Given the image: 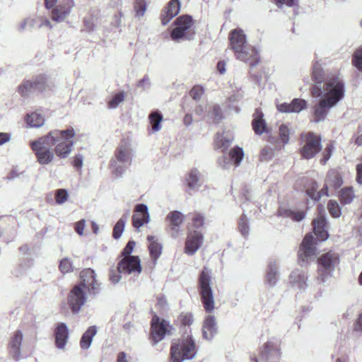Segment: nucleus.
<instances>
[{"label": "nucleus", "instance_id": "nucleus-61", "mask_svg": "<svg viewBox=\"0 0 362 362\" xmlns=\"http://www.w3.org/2000/svg\"><path fill=\"white\" fill-rule=\"evenodd\" d=\"M83 163V156L82 154L78 153L73 158V165L76 169H81Z\"/></svg>", "mask_w": 362, "mask_h": 362}, {"label": "nucleus", "instance_id": "nucleus-58", "mask_svg": "<svg viewBox=\"0 0 362 362\" xmlns=\"http://www.w3.org/2000/svg\"><path fill=\"white\" fill-rule=\"evenodd\" d=\"M204 93V90L200 86H195L192 88L190 90L189 94L190 96L195 100H198L201 98L202 94Z\"/></svg>", "mask_w": 362, "mask_h": 362}, {"label": "nucleus", "instance_id": "nucleus-11", "mask_svg": "<svg viewBox=\"0 0 362 362\" xmlns=\"http://www.w3.org/2000/svg\"><path fill=\"white\" fill-rule=\"evenodd\" d=\"M52 132H59L56 141H54V152L57 156L61 158H67L71 153L74 141L72 139L75 136V131L73 128H69L66 130H53Z\"/></svg>", "mask_w": 362, "mask_h": 362}, {"label": "nucleus", "instance_id": "nucleus-15", "mask_svg": "<svg viewBox=\"0 0 362 362\" xmlns=\"http://www.w3.org/2000/svg\"><path fill=\"white\" fill-rule=\"evenodd\" d=\"M119 273L139 275L141 272L140 259L138 256L123 257L117 264Z\"/></svg>", "mask_w": 362, "mask_h": 362}, {"label": "nucleus", "instance_id": "nucleus-10", "mask_svg": "<svg viewBox=\"0 0 362 362\" xmlns=\"http://www.w3.org/2000/svg\"><path fill=\"white\" fill-rule=\"evenodd\" d=\"M339 261L338 254L332 251H329L320 256L317 259V280L322 283L325 282L332 275Z\"/></svg>", "mask_w": 362, "mask_h": 362}, {"label": "nucleus", "instance_id": "nucleus-44", "mask_svg": "<svg viewBox=\"0 0 362 362\" xmlns=\"http://www.w3.org/2000/svg\"><path fill=\"white\" fill-rule=\"evenodd\" d=\"M124 93L123 91H120L115 94L111 100L108 102L107 106L110 109H115L118 107V105L122 103L124 100Z\"/></svg>", "mask_w": 362, "mask_h": 362}, {"label": "nucleus", "instance_id": "nucleus-1", "mask_svg": "<svg viewBox=\"0 0 362 362\" xmlns=\"http://www.w3.org/2000/svg\"><path fill=\"white\" fill-rule=\"evenodd\" d=\"M95 277V273L91 269H86L81 272V283L74 286L68 297V303L73 313H78L85 304L86 291L93 295L98 293L100 284Z\"/></svg>", "mask_w": 362, "mask_h": 362}, {"label": "nucleus", "instance_id": "nucleus-32", "mask_svg": "<svg viewBox=\"0 0 362 362\" xmlns=\"http://www.w3.org/2000/svg\"><path fill=\"white\" fill-rule=\"evenodd\" d=\"M98 332L97 327L95 325L89 327L83 334L80 340V346L83 350L88 349L92 344L93 337Z\"/></svg>", "mask_w": 362, "mask_h": 362}, {"label": "nucleus", "instance_id": "nucleus-56", "mask_svg": "<svg viewBox=\"0 0 362 362\" xmlns=\"http://www.w3.org/2000/svg\"><path fill=\"white\" fill-rule=\"evenodd\" d=\"M204 222V216L200 214H194L192 218V226L195 228H199L203 226Z\"/></svg>", "mask_w": 362, "mask_h": 362}, {"label": "nucleus", "instance_id": "nucleus-2", "mask_svg": "<svg viewBox=\"0 0 362 362\" xmlns=\"http://www.w3.org/2000/svg\"><path fill=\"white\" fill-rule=\"evenodd\" d=\"M230 47L237 59L254 67L259 62L257 49L247 43V37L240 28L233 29L229 34Z\"/></svg>", "mask_w": 362, "mask_h": 362}, {"label": "nucleus", "instance_id": "nucleus-30", "mask_svg": "<svg viewBox=\"0 0 362 362\" xmlns=\"http://www.w3.org/2000/svg\"><path fill=\"white\" fill-rule=\"evenodd\" d=\"M180 10V3L179 0H171L165 8L161 16L162 23L167 25L175 16H176Z\"/></svg>", "mask_w": 362, "mask_h": 362}, {"label": "nucleus", "instance_id": "nucleus-46", "mask_svg": "<svg viewBox=\"0 0 362 362\" xmlns=\"http://www.w3.org/2000/svg\"><path fill=\"white\" fill-rule=\"evenodd\" d=\"M238 228H239L240 232L244 237H246L249 235V232H250L249 222L244 214L240 216V218L239 219Z\"/></svg>", "mask_w": 362, "mask_h": 362}, {"label": "nucleus", "instance_id": "nucleus-29", "mask_svg": "<svg viewBox=\"0 0 362 362\" xmlns=\"http://www.w3.org/2000/svg\"><path fill=\"white\" fill-rule=\"evenodd\" d=\"M320 214H321L320 211ZM313 224L314 233L317 237L318 240L321 241L326 240L329 237V234L327 229V226L325 217L322 214H320L313 221Z\"/></svg>", "mask_w": 362, "mask_h": 362}, {"label": "nucleus", "instance_id": "nucleus-40", "mask_svg": "<svg viewBox=\"0 0 362 362\" xmlns=\"http://www.w3.org/2000/svg\"><path fill=\"white\" fill-rule=\"evenodd\" d=\"M232 139L226 138L222 134L218 133L216 136L215 139V144L217 148L221 149V151L224 153L232 144Z\"/></svg>", "mask_w": 362, "mask_h": 362}, {"label": "nucleus", "instance_id": "nucleus-59", "mask_svg": "<svg viewBox=\"0 0 362 362\" xmlns=\"http://www.w3.org/2000/svg\"><path fill=\"white\" fill-rule=\"evenodd\" d=\"M333 148L334 147L332 144H329L326 147L323 153L322 158L320 160V163L322 164L325 165L327 163V161L330 158Z\"/></svg>", "mask_w": 362, "mask_h": 362}, {"label": "nucleus", "instance_id": "nucleus-16", "mask_svg": "<svg viewBox=\"0 0 362 362\" xmlns=\"http://www.w3.org/2000/svg\"><path fill=\"white\" fill-rule=\"evenodd\" d=\"M316 255V247L315 246L314 238L311 234H307L299 249L298 257L301 265L305 261L314 258Z\"/></svg>", "mask_w": 362, "mask_h": 362}, {"label": "nucleus", "instance_id": "nucleus-8", "mask_svg": "<svg viewBox=\"0 0 362 362\" xmlns=\"http://www.w3.org/2000/svg\"><path fill=\"white\" fill-rule=\"evenodd\" d=\"M343 183L342 177L338 170L335 169L330 170L327 173L325 180V187L319 192H316L318 186L314 182L312 187L307 189V195L314 202L320 200L322 196H328V188L332 187L334 189L339 188Z\"/></svg>", "mask_w": 362, "mask_h": 362}, {"label": "nucleus", "instance_id": "nucleus-55", "mask_svg": "<svg viewBox=\"0 0 362 362\" xmlns=\"http://www.w3.org/2000/svg\"><path fill=\"white\" fill-rule=\"evenodd\" d=\"M67 197H68V193H67L66 190H65L64 189H60L57 190L55 199H56V202L57 204H63L64 202H65L66 201Z\"/></svg>", "mask_w": 362, "mask_h": 362}, {"label": "nucleus", "instance_id": "nucleus-36", "mask_svg": "<svg viewBox=\"0 0 362 362\" xmlns=\"http://www.w3.org/2000/svg\"><path fill=\"white\" fill-rule=\"evenodd\" d=\"M279 216L290 218L294 221H301L305 217V214L301 211H293L284 207H280L278 210Z\"/></svg>", "mask_w": 362, "mask_h": 362}, {"label": "nucleus", "instance_id": "nucleus-31", "mask_svg": "<svg viewBox=\"0 0 362 362\" xmlns=\"http://www.w3.org/2000/svg\"><path fill=\"white\" fill-rule=\"evenodd\" d=\"M279 272L276 262L270 261L265 275L264 284L269 288L274 287L279 281Z\"/></svg>", "mask_w": 362, "mask_h": 362}, {"label": "nucleus", "instance_id": "nucleus-52", "mask_svg": "<svg viewBox=\"0 0 362 362\" xmlns=\"http://www.w3.org/2000/svg\"><path fill=\"white\" fill-rule=\"evenodd\" d=\"M279 137L284 144H286L289 141L290 130L285 124H281L279 127Z\"/></svg>", "mask_w": 362, "mask_h": 362}, {"label": "nucleus", "instance_id": "nucleus-43", "mask_svg": "<svg viewBox=\"0 0 362 362\" xmlns=\"http://www.w3.org/2000/svg\"><path fill=\"white\" fill-rule=\"evenodd\" d=\"M200 173L197 169H192L189 173L187 182L189 187L194 189L199 186Z\"/></svg>", "mask_w": 362, "mask_h": 362}, {"label": "nucleus", "instance_id": "nucleus-13", "mask_svg": "<svg viewBox=\"0 0 362 362\" xmlns=\"http://www.w3.org/2000/svg\"><path fill=\"white\" fill-rule=\"evenodd\" d=\"M259 362H279L281 356L279 341L269 340L259 349Z\"/></svg>", "mask_w": 362, "mask_h": 362}, {"label": "nucleus", "instance_id": "nucleus-27", "mask_svg": "<svg viewBox=\"0 0 362 362\" xmlns=\"http://www.w3.org/2000/svg\"><path fill=\"white\" fill-rule=\"evenodd\" d=\"M307 102L303 99L295 98L291 103H284L277 105V110L281 112L286 113H298L301 110L305 109Z\"/></svg>", "mask_w": 362, "mask_h": 362}, {"label": "nucleus", "instance_id": "nucleus-19", "mask_svg": "<svg viewBox=\"0 0 362 362\" xmlns=\"http://www.w3.org/2000/svg\"><path fill=\"white\" fill-rule=\"evenodd\" d=\"M335 105L324 98L320 99L313 105V122L318 123L324 121L330 110Z\"/></svg>", "mask_w": 362, "mask_h": 362}, {"label": "nucleus", "instance_id": "nucleus-33", "mask_svg": "<svg viewBox=\"0 0 362 362\" xmlns=\"http://www.w3.org/2000/svg\"><path fill=\"white\" fill-rule=\"evenodd\" d=\"M254 118L252 122V128L256 134H262L266 129V122L263 119V114L259 110H256L253 115Z\"/></svg>", "mask_w": 362, "mask_h": 362}, {"label": "nucleus", "instance_id": "nucleus-53", "mask_svg": "<svg viewBox=\"0 0 362 362\" xmlns=\"http://www.w3.org/2000/svg\"><path fill=\"white\" fill-rule=\"evenodd\" d=\"M209 117H211L214 122H218L223 117L221 109L218 105H214L212 111L209 113Z\"/></svg>", "mask_w": 362, "mask_h": 362}, {"label": "nucleus", "instance_id": "nucleus-51", "mask_svg": "<svg viewBox=\"0 0 362 362\" xmlns=\"http://www.w3.org/2000/svg\"><path fill=\"white\" fill-rule=\"evenodd\" d=\"M59 269L63 274L73 272L74 266L71 261L69 258H64L59 264Z\"/></svg>", "mask_w": 362, "mask_h": 362}, {"label": "nucleus", "instance_id": "nucleus-50", "mask_svg": "<svg viewBox=\"0 0 362 362\" xmlns=\"http://www.w3.org/2000/svg\"><path fill=\"white\" fill-rule=\"evenodd\" d=\"M328 210L330 214L334 218H339L341 214V208L339 204L334 201H329L327 205Z\"/></svg>", "mask_w": 362, "mask_h": 362}, {"label": "nucleus", "instance_id": "nucleus-20", "mask_svg": "<svg viewBox=\"0 0 362 362\" xmlns=\"http://www.w3.org/2000/svg\"><path fill=\"white\" fill-rule=\"evenodd\" d=\"M150 221L148 208L145 204H138L135 206L132 216V224L137 230Z\"/></svg>", "mask_w": 362, "mask_h": 362}, {"label": "nucleus", "instance_id": "nucleus-38", "mask_svg": "<svg viewBox=\"0 0 362 362\" xmlns=\"http://www.w3.org/2000/svg\"><path fill=\"white\" fill-rule=\"evenodd\" d=\"M30 28H47L49 29H52V25L47 17L44 16H37L31 18Z\"/></svg>", "mask_w": 362, "mask_h": 362}, {"label": "nucleus", "instance_id": "nucleus-42", "mask_svg": "<svg viewBox=\"0 0 362 362\" xmlns=\"http://www.w3.org/2000/svg\"><path fill=\"white\" fill-rule=\"evenodd\" d=\"M18 92L22 96H28L30 93H35L32 79L24 81L18 87Z\"/></svg>", "mask_w": 362, "mask_h": 362}, {"label": "nucleus", "instance_id": "nucleus-37", "mask_svg": "<svg viewBox=\"0 0 362 362\" xmlns=\"http://www.w3.org/2000/svg\"><path fill=\"white\" fill-rule=\"evenodd\" d=\"M25 121L30 127L38 128L44 124L45 118L40 112L35 111L28 114Z\"/></svg>", "mask_w": 362, "mask_h": 362}, {"label": "nucleus", "instance_id": "nucleus-62", "mask_svg": "<svg viewBox=\"0 0 362 362\" xmlns=\"http://www.w3.org/2000/svg\"><path fill=\"white\" fill-rule=\"evenodd\" d=\"M276 1L279 7H281L283 4L292 7L297 5L298 0H276Z\"/></svg>", "mask_w": 362, "mask_h": 362}, {"label": "nucleus", "instance_id": "nucleus-28", "mask_svg": "<svg viewBox=\"0 0 362 362\" xmlns=\"http://www.w3.org/2000/svg\"><path fill=\"white\" fill-rule=\"evenodd\" d=\"M35 92L43 93L51 90L54 86L51 78L46 74H39L32 78Z\"/></svg>", "mask_w": 362, "mask_h": 362}, {"label": "nucleus", "instance_id": "nucleus-17", "mask_svg": "<svg viewBox=\"0 0 362 362\" xmlns=\"http://www.w3.org/2000/svg\"><path fill=\"white\" fill-rule=\"evenodd\" d=\"M169 327V323L166 320H160L156 315L153 317L151 320V338L154 344L163 339L165 334L170 331Z\"/></svg>", "mask_w": 362, "mask_h": 362}, {"label": "nucleus", "instance_id": "nucleus-21", "mask_svg": "<svg viewBox=\"0 0 362 362\" xmlns=\"http://www.w3.org/2000/svg\"><path fill=\"white\" fill-rule=\"evenodd\" d=\"M23 340V332L21 330H16L11 337L8 344L9 354L17 361L21 358Z\"/></svg>", "mask_w": 362, "mask_h": 362}, {"label": "nucleus", "instance_id": "nucleus-9", "mask_svg": "<svg viewBox=\"0 0 362 362\" xmlns=\"http://www.w3.org/2000/svg\"><path fill=\"white\" fill-rule=\"evenodd\" d=\"M45 6L47 9L52 8V21L60 23L68 18L75 6V3L74 0H45Z\"/></svg>", "mask_w": 362, "mask_h": 362}, {"label": "nucleus", "instance_id": "nucleus-34", "mask_svg": "<svg viewBox=\"0 0 362 362\" xmlns=\"http://www.w3.org/2000/svg\"><path fill=\"white\" fill-rule=\"evenodd\" d=\"M147 240L150 243L148 250L151 257L156 262L161 254L162 245L158 242V238L153 235H148Z\"/></svg>", "mask_w": 362, "mask_h": 362}, {"label": "nucleus", "instance_id": "nucleus-22", "mask_svg": "<svg viewBox=\"0 0 362 362\" xmlns=\"http://www.w3.org/2000/svg\"><path fill=\"white\" fill-rule=\"evenodd\" d=\"M203 241L202 234L197 231L194 230L188 234L185 251L189 255H194L202 246Z\"/></svg>", "mask_w": 362, "mask_h": 362}, {"label": "nucleus", "instance_id": "nucleus-24", "mask_svg": "<svg viewBox=\"0 0 362 362\" xmlns=\"http://www.w3.org/2000/svg\"><path fill=\"white\" fill-rule=\"evenodd\" d=\"M244 152L242 148L236 146L228 153L223 154L222 158L218 160L219 164L224 168L228 167L229 164L233 161L236 165H238L243 160Z\"/></svg>", "mask_w": 362, "mask_h": 362}, {"label": "nucleus", "instance_id": "nucleus-35", "mask_svg": "<svg viewBox=\"0 0 362 362\" xmlns=\"http://www.w3.org/2000/svg\"><path fill=\"white\" fill-rule=\"evenodd\" d=\"M329 74L325 75L322 65L316 62L313 66L312 78L315 82V85L322 86L325 83L326 77Z\"/></svg>", "mask_w": 362, "mask_h": 362}, {"label": "nucleus", "instance_id": "nucleus-60", "mask_svg": "<svg viewBox=\"0 0 362 362\" xmlns=\"http://www.w3.org/2000/svg\"><path fill=\"white\" fill-rule=\"evenodd\" d=\"M122 273L119 272V269L117 268V270L112 269L110 273V279L111 282L114 284H117L121 279Z\"/></svg>", "mask_w": 362, "mask_h": 362}, {"label": "nucleus", "instance_id": "nucleus-25", "mask_svg": "<svg viewBox=\"0 0 362 362\" xmlns=\"http://www.w3.org/2000/svg\"><path fill=\"white\" fill-rule=\"evenodd\" d=\"M218 326L216 317L214 315H207L203 322L202 336L206 340L211 341L217 334Z\"/></svg>", "mask_w": 362, "mask_h": 362}, {"label": "nucleus", "instance_id": "nucleus-45", "mask_svg": "<svg viewBox=\"0 0 362 362\" xmlns=\"http://www.w3.org/2000/svg\"><path fill=\"white\" fill-rule=\"evenodd\" d=\"M354 197V194L352 188L346 187L341 190L340 200L344 204H349L352 202Z\"/></svg>", "mask_w": 362, "mask_h": 362}, {"label": "nucleus", "instance_id": "nucleus-4", "mask_svg": "<svg viewBox=\"0 0 362 362\" xmlns=\"http://www.w3.org/2000/svg\"><path fill=\"white\" fill-rule=\"evenodd\" d=\"M59 132H49L47 135L30 142V147L34 151L37 160L41 165L50 163L54 158V151L52 148Z\"/></svg>", "mask_w": 362, "mask_h": 362}, {"label": "nucleus", "instance_id": "nucleus-3", "mask_svg": "<svg viewBox=\"0 0 362 362\" xmlns=\"http://www.w3.org/2000/svg\"><path fill=\"white\" fill-rule=\"evenodd\" d=\"M312 95L315 98H324L332 104L337 105L345 96V83L337 74H329L325 83L322 85H313Z\"/></svg>", "mask_w": 362, "mask_h": 362}, {"label": "nucleus", "instance_id": "nucleus-48", "mask_svg": "<svg viewBox=\"0 0 362 362\" xmlns=\"http://www.w3.org/2000/svg\"><path fill=\"white\" fill-rule=\"evenodd\" d=\"M134 10L136 11V17H142L146 10V4L145 0H136L134 4Z\"/></svg>", "mask_w": 362, "mask_h": 362}, {"label": "nucleus", "instance_id": "nucleus-64", "mask_svg": "<svg viewBox=\"0 0 362 362\" xmlns=\"http://www.w3.org/2000/svg\"><path fill=\"white\" fill-rule=\"evenodd\" d=\"M356 181L358 184L362 185V158L361 163L356 165Z\"/></svg>", "mask_w": 362, "mask_h": 362}, {"label": "nucleus", "instance_id": "nucleus-6", "mask_svg": "<svg viewBox=\"0 0 362 362\" xmlns=\"http://www.w3.org/2000/svg\"><path fill=\"white\" fill-rule=\"evenodd\" d=\"M197 348L192 336L187 334L177 342L173 343L170 349L171 362H182L195 357Z\"/></svg>", "mask_w": 362, "mask_h": 362}, {"label": "nucleus", "instance_id": "nucleus-49", "mask_svg": "<svg viewBox=\"0 0 362 362\" xmlns=\"http://www.w3.org/2000/svg\"><path fill=\"white\" fill-rule=\"evenodd\" d=\"M151 86V81L148 74L144 75V76L136 83V87L143 91L149 90Z\"/></svg>", "mask_w": 362, "mask_h": 362}, {"label": "nucleus", "instance_id": "nucleus-63", "mask_svg": "<svg viewBox=\"0 0 362 362\" xmlns=\"http://www.w3.org/2000/svg\"><path fill=\"white\" fill-rule=\"evenodd\" d=\"M85 223H86L85 220L82 219V220L78 221L77 223H76V224H75V230L79 235H82L83 233V230L85 228V225H86Z\"/></svg>", "mask_w": 362, "mask_h": 362}, {"label": "nucleus", "instance_id": "nucleus-14", "mask_svg": "<svg viewBox=\"0 0 362 362\" xmlns=\"http://www.w3.org/2000/svg\"><path fill=\"white\" fill-rule=\"evenodd\" d=\"M175 27L171 32V38L178 41L181 39L189 40L187 31L192 25V18L189 15L181 16L175 21Z\"/></svg>", "mask_w": 362, "mask_h": 362}, {"label": "nucleus", "instance_id": "nucleus-23", "mask_svg": "<svg viewBox=\"0 0 362 362\" xmlns=\"http://www.w3.org/2000/svg\"><path fill=\"white\" fill-rule=\"evenodd\" d=\"M54 342L57 349L64 350L69 339V329L64 322L58 323L54 329Z\"/></svg>", "mask_w": 362, "mask_h": 362}, {"label": "nucleus", "instance_id": "nucleus-57", "mask_svg": "<svg viewBox=\"0 0 362 362\" xmlns=\"http://www.w3.org/2000/svg\"><path fill=\"white\" fill-rule=\"evenodd\" d=\"M136 243L134 240H129L125 247L123 249L122 252V255L123 257H132L131 254L134 250Z\"/></svg>", "mask_w": 362, "mask_h": 362}, {"label": "nucleus", "instance_id": "nucleus-39", "mask_svg": "<svg viewBox=\"0 0 362 362\" xmlns=\"http://www.w3.org/2000/svg\"><path fill=\"white\" fill-rule=\"evenodd\" d=\"M128 215L129 211L127 213L126 215H124L122 217H121L115 225L112 233V236L115 239H119L122 236L123 231L124 230Z\"/></svg>", "mask_w": 362, "mask_h": 362}, {"label": "nucleus", "instance_id": "nucleus-5", "mask_svg": "<svg viewBox=\"0 0 362 362\" xmlns=\"http://www.w3.org/2000/svg\"><path fill=\"white\" fill-rule=\"evenodd\" d=\"M133 151L131 144L122 141L115 153V158L110 161L112 173L116 177H122L132 161Z\"/></svg>", "mask_w": 362, "mask_h": 362}, {"label": "nucleus", "instance_id": "nucleus-41", "mask_svg": "<svg viewBox=\"0 0 362 362\" xmlns=\"http://www.w3.org/2000/svg\"><path fill=\"white\" fill-rule=\"evenodd\" d=\"M148 119L153 132H158L160 129V122L163 119L160 112L158 111L152 112L148 116Z\"/></svg>", "mask_w": 362, "mask_h": 362}, {"label": "nucleus", "instance_id": "nucleus-18", "mask_svg": "<svg viewBox=\"0 0 362 362\" xmlns=\"http://www.w3.org/2000/svg\"><path fill=\"white\" fill-rule=\"evenodd\" d=\"M308 277L306 270L296 269L289 276V283L293 288L303 292L308 288Z\"/></svg>", "mask_w": 362, "mask_h": 362}, {"label": "nucleus", "instance_id": "nucleus-7", "mask_svg": "<svg viewBox=\"0 0 362 362\" xmlns=\"http://www.w3.org/2000/svg\"><path fill=\"white\" fill-rule=\"evenodd\" d=\"M211 283V271L204 267L198 278V288L204 308L209 313L214 310L215 305Z\"/></svg>", "mask_w": 362, "mask_h": 362}, {"label": "nucleus", "instance_id": "nucleus-12", "mask_svg": "<svg viewBox=\"0 0 362 362\" xmlns=\"http://www.w3.org/2000/svg\"><path fill=\"white\" fill-rule=\"evenodd\" d=\"M302 141L304 144L300 153L305 159L315 157L322 149L321 137L313 132L302 134Z\"/></svg>", "mask_w": 362, "mask_h": 362}, {"label": "nucleus", "instance_id": "nucleus-47", "mask_svg": "<svg viewBox=\"0 0 362 362\" xmlns=\"http://www.w3.org/2000/svg\"><path fill=\"white\" fill-rule=\"evenodd\" d=\"M352 63L358 71H362V47L354 53Z\"/></svg>", "mask_w": 362, "mask_h": 362}, {"label": "nucleus", "instance_id": "nucleus-54", "mask_svg": "<svg viewBox=\"0 0 362 362\" xmlns=\"http://www.w3.org/2000/svg\"><path fill=\"white\" fill-rule=\"evenodd\" d=\"M179 320L182 325L189 326L192 324L194 319L191 313H182L179 317Z\"/></svg>", "mask_w": 362, "mask_h": 362}, {"label": "nucleus", "instance_id": "nucleus-26", "mask_svg": "<svg viewBox=\"0 0 362 362\" xmlns=\"http://www.w3.org/2000/svg\"><path fill=\"white\" fill-rule=\"evenodd\" d=\"M185 215L180 211H172L168 214L165 220L169 223V228L173 236H176L180 228L185 221Z\"/></svg>", "mask_w": 362, "mask_h": 362}]
</instances>
